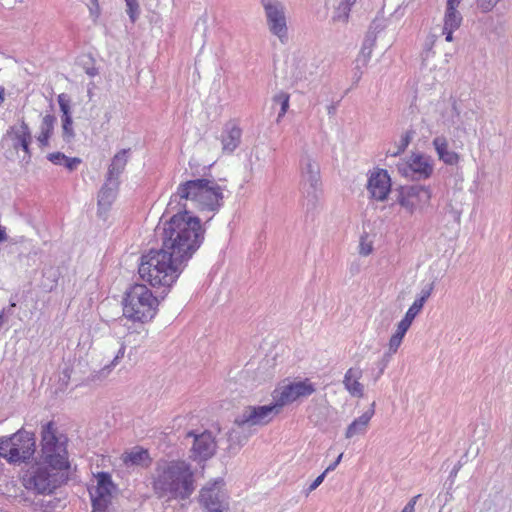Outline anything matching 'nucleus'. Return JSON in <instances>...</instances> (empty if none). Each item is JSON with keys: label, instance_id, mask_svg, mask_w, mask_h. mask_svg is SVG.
Wrapping results in <instances>:
<instances>
[{"label": "nucleus", "instance_id": "f257e3e1", "mask_svg": "<svg viewBox=\"0 0 512 512\" xmlns=\"http://www.w3.org/2000/svg\"><path fill=\"white\" fill-rule=\"evenodd\" d=\"M223 199V188L215 180L200 178L181 183L167 206V210L177 212L162 228H156L162 241L157 256H192L204 240L201 220L190 215L183 200L192 201L201 211L216 212L223 206Z\"/></svg>", "mask_w": 512, "mask_h": 512}, {"label": "nucleus", "instance_id": "f03ea898", "mask_svg": "<svg viewBox=\"0 0 512 512\" xmlns=\"http://www.w3.org/2000/svg\"><path fill=\"white\" fill-rule=\"evenodd\" d=\"M152 491L164 503L186 501L194 494L197 483L192 465L181 459H160L151 474Z\"/></svg>", "mask_w": 512, "mask_h": 512}, {"label": "nucleus", "instance_id": "7ed1b4c3", "mask_svg": "<svg viewBox=\"0 0 512 512\" xmlns=\"http://www.w3.org/2000/svg\"><path fill=\"white\" fill-rule=\"evenodd\" d=\"M138 273L140 278L152 287L163 286L161 299L167 295L169 288L178 279L183 260L188 258H141Z\"/></svg>", "mask_w": 512, "mask_h": 512}, {"label": "nucleus", "instance_id": "20e7f679", "mask_svg": "<svg viewBox=\"0 0 512 512\" xmlns=\"http://www.w3.org/2000/svg\"><path fill=\"white\" fill-rule=\"evenodd\" d=\"M159 303V297L153 295L146 285L135 283L125 291L123 315L130 320L146 323L155 317Z\"/></svg>", "mask_w": 512, "mask_h": 512}, {"label": "nucleus", "instance_id": "39448f33", "mask_svg": "<svg viewBox=\"0 0 512 512\" xmlns=\"http://www.w3.org/2000/svg\"><path fill=\"white\" fill-rule=\"evenodd\" d=\"M36 451L34 433L21 428L10 437L0 438V457L10 464L28 463Z\"/></svg>", "mask_w": 512, "mask_h": 512}, {"label": "nucleus", "instance_id": "423d86ee", "mask_svg": "<svg viewBox=\"0 0 512 512\" xmlns=\"http://www.w3.org/2000/svg\"><path fill=\"white\" fill-rule=\"evenodd\" d=\"M41 460L44 465L64 470L69 467L68 453L66 450V438L56 435L53 422H48L42 427Z\"/></svg>", "mask_w": 512, "mask_h": 512}, {"label": "nucleus", "instance_id": "0eeeda50", "mask_svg": "<svg viewBox=\"0 0 512 512\" xmlns=\"http://www.w3.org/2000/svg\"><path fill=\"white\" fill-rule=\"evenodd\" d=\"M300 190L308 211L316 209L321 195L320 166L309 154L303 153L300 159Z\"/></svg>", "mask_w": 512, "mask_h": 512}, {"label": "nucleus", "instance_id": "6e6552de", "mask_svg": "<svg viewBox=\"0 0 512 512\" xmlns=\"http://www.w3.org/2000/svg\"><path fill=\"white\" fill-rule=\"evenodd\" d=\"M60 469L37 463L31 466L23 475V485L37 494H51L63 482Z\"/></svg>", "mask_w": 512, "mask_h": 512}, {"label": "nucleus", "instance_id": "1a4fd4ad", "mask_svg": "<svg viewBox=\"0 0 512 512\" xmlns=\"http://www.w3.org/2000/svg\"><path fill=\"white\" fill-rule=\"evenodd\" d=\"M223 478L208 482L199 492V503L206 512H229L228 495Z\"/></svg>", "mask_w": 512, "mask_h": 512}, {"label": "nucleus", "instance_id": "9d476101", "mask_svg": "<svg viewBox=\"0 0 512 512\" xmlns=\"http://www.w3.org/2000/svg\"><path fill=\"white\" fill-rule=\"evenodd\" d=\"M265 11L269 31L278 37L281 43L288 40V27L285 6L279 0H261Z\"/></svg>", "mask_w": 512, "mask_h": 512}, {"label": "nucleus", "instance_id": "9b49d317", "mask_svg": "<svg viewBox=\"0 0 512 512\" xmlns=\"http://www.w3.org/2000/svg\"><path fill=\"white\" fill-rule=\"evenodd\" d=\"M281 410L277 401L263 406H247L242 413L235 418V425H247L248 428L269 423Z\"/></svg>", "mask_w": 512, "mask_h": 512}, {"label": "nucleus", "instance_id": "f8f14e48", "mask_svg": "<svg viewBox=\"0 0 512 512\" xmlns=\"http://www.w3.org/2000/svg\"><path fill=\"white\" fill-rule=\"evenodd\" d=\"M315 391V385L306 378L302 381L290 382L289 384L275 389L272 396L273 400L277 401L278 406L282 408L300 398L309 397Z\"/></svg>", "mask_w": 512, "mask_h": 512}, {"label": "nucleus", "instance_id": "ddd939ff", "mask_svg": "<svg viewBox=\"0 0 512 512\" xmlns=\"http://www.w3.org/2000/svg\"><path fill=\"white\" fill-rule=\"evenodd\" d=\"M466 172L467 168L461 156L455 152H450V177L454 179V196L457 200L459 194L461 204L467 203L472 195L471 189L465 190L467 186L465 182Z\"/></svg>", "mask_w": 512, "mask_h": 512}, {"label": "nucleus", "instance_id": "4468645a", "mask_svg": "<svg viewBox=\"0 0 512 512\" xmlns=\"http://www.w3.org/2000/svg\"><path fill=\"white\" fill-rule=\"evenodd\" d=\"M187 437L193 438V444L190 449V459L196 462L206 461L211 458L217 448L216 441L210 431H204L201 434H196L190 431Z\"/></svg>", "mask_w": 512, "mask_h": 512}, {"label": "nucleus", "instance_id": "2eb2a0df", "mask_svg": "<svg viewBox=\"0 0 512 512\" xmlns=\"http://www.w3.org/2000/svg\"><path fill=\"white\" fill-rule=\"evenodd\" d=\"M317 72V65L304 54H294L287 67V74L293 83L308 80Z\"/></svg>", "mask_w": 512, "mask_h": 512}, {"label": "nucleus", "instance_id": "dca6fc26", "mask_svg": "<svg viewBox=\"0 0 512 512\" xmlns=\"http://www.w3.org/2000/svg\"><path fill=\"white\" fill-rule=\"evenodd\" d=\"M366 188L370 198L384 201L391 191V179L388 172L384 169H377L372 172L368 178Z\"/></svg>", "mask_w": 512, "mask_h": 512}, {"label": "nucleus", "instance_id": "f3484780", "mask_svg": "<svg viewBox=\"0 0 512 512\" xmlns=\"http://www.w3.org/2000/svg\"><path fill=\"white\" fill-rule=\"evenodd\" d=\"M429 199L430 191L426 187L413 184L401 188L398 202L402 207L412 212L418 204L426 203Z\"/></svg>", "mask_w": 512, "mask_h": 512}, {"label": "nucleus", "instance_id": "a211bd4d", "mask_svg": "<svg viewBox=\"0 0 512 512\" xmlns=\"http://www.w3.org/2000/svg\"><path fill=\"white\" fill-rule=\"evenodd\" d=\"M6 136L12 139L15 150L21 148L24 151L25 157L23 160L29 162L31 158L30 144L32 142V134L24 118L20 120L19 126H11L7 130Z\"/></svg>", "mask_w": 512, "mask_h": 512}, {"label": "nucleus", "instance_id": "6ab92c4d", "mask_svg": "<svg viewBox=\"0 0 512 512\" xmlns=\"http://www.w3.org/2000/svg\"><path fill=\"white\" fill-rule=\"evenodd\" d=\"M120 181L108 180L105 177V182L99 190L98 193V214L99 216H103L106 213L113 202L115 201L118 191H119Z\"/></svg>", "mask_w": 512, "mask_h": 512}, {"label": "nucleus", "instance_id": "aec40b11", "mask_svg": "<svg viewBox=\"0 0 512 512\" xmlns=\"http://www.w3.org/2000/svg\"><path fill=\"white\" fill-rule=\"evenodd\" d=\"M408 170H410L417 179H426L432 174L433 168L429 157L414 153L403 169L399 168V171H403L405 174H407Z\"/></svg>", "mask_w": 512, "mask_h": 512}, {"label": "nucleus", "instance_id": "412c9836", "mask_svg": "<svg viewBox=\"0 0 512 512\" xmlns=\"http://www.w3.org/2000/svg\"><path fill=\"white\" fill-rule=\"evenodd\" d=\"M241 136V128L234 121L227 122L221 134L222 151L227 154L233 153L241 142Z\"/></svg>", "mask_w": 512, "mask_h": 512}, {"label": "nucleus", "instance_id": "4be33fe9", "mask_svg": "<svg viewBox=\"0 0 512 512\" xmlns=\"http://www.w3.org/2000/svg\"><path fill=\"white\" fill-rule=\"evenodd\" d=\"M115 486H96L89 490L92 508L107 511Z\"/></svg>", "mask_w": 512, "mask_h": 512}, {"label": "nucleus", "instance_id": "5701e85b", "mask_svg": "<svg viewBox=\"0 0 512 512\" xmlns=\"http://www.w3.org/2000/svg\"><path fill=\"white\" fill-rule=\"evenodd\" d=\"M130 151V148L121 149L113 156L105 176L108 180L120 181L119 178L128 163Z\"/></svg>", "mask_w": 512, "mask_h": 512}, {"label": "nucleus", "instance_id": "b1692460", "mask_svg": "<svg viewBox=\"0 0 512 512\" xmlns=\"http://www.w3.org/2000/svg\"><path fill=\"white\" fill-rule=\"evenodd\" d=\"M375 414V402H372L370 408L361 416L356 418L350 425H348L345 437L350 439L355 435H363L366 433L369 422Z\"/></svg>", "mask_w": 512, "mask_h": 512}, {"label": "nucleus", "instance_id": "393cba45", "mask_svg": "<svg viewBox=\"0 0 512 512\" xmlns=\"http://www.w3.org/2000/svg\"><path fill=\"white\" fill-rule=\"evenodd\" d=\"M122 459L128 467L141 466L146 468L152 463L148 450L139 446L132 448L129 452H125L122 455Z\"/></svg>", "mask_w": 512, "mask_h": 512}, {"label": "nucleus", "instance_id": "a878e982", "mask_svg": "<svg viewBox=\"0 0 512 512\" xmlns=\"http://www.w3.org/2000/svg\"><path fill=\"white\" fill-rule=\"evenodd\" d=\"M361 376L362 371L358 368H350L345 373L343 384L353 397L362 398L364 396V386L359 382Z\"/></svg>", "mask_w": 512, "mask_h": 512}, {"label": "nucleus", "instance_id": "bb28decb", "mask_svg": "<svg viewBox=\"0 0 512 512\" xmlns=\"http://www.w3.org/2000/svg\"><path fill=\"white\" fill-rule=\"evenodd\" d=\"M445 35V40L448 41V0L446 1V9L443 17V26L436 25L431 28L430 34L428 35L424 50L426 53L430 52L436 42V39Z\"/></svg>", "mask_w": 512, "mask_h": 512}, {"label": "nucleus", "instance_id": "cd10ccee", "mask_svg": "<svg viewBox=\"0 0 512 512\" xmlns=\"http://www.w3.org/2000/svg\"><path fill=\"white\" fill-rule=\"evenodd\" d=\"M55 122L56 117L52 114H47L43 117L40 125V133L37 137L41 146L45 147L49 145V139L53 133Z\"/></svg>", "mask_w": 512, "mask_h": 512}, {"label": "nucleus", "instance_id": "c85d7f7f", "mask_svg": "<svg viewBox=\"0 0 512 512\" xmlns=\"http://www.w3.org/2000/svg\"><path fill=\"white\" fill-rule=\"evenodd\" d=\"M252 432V429L248 428L247 425H243V427L242 425H235V427L228 434L230 448H233V445H244L248 438L251 436Z\"/></svg>", "mask_w": 512, "mask_h": 512}, {"label": "nucleus", "instance_id": "c756f323", "mask_svg": "<svg viewBox=\"0 0 512 512\" xmlns=\"http://www.w3.org/2000/svg\"><path fill=\"white\" fill-rule=\"evenodd\" d=\"M376 42L373 39L364 38L361 50L356 58V63L366 67L371 59Z\"/></svg>", "mask_w": 512, "mask_h": 512}, {"label": "nucleus", "instance_id": "7c9ffc66", "mask_svg": "<svg viewBox=\"0 0 512 512\" xmlns=\"http://www.w3.org/2000/svg\"><path fill=\"white\" fill-rule=\"evenodd\" d=\"M414 134H415L414 130H412V129L407 130L401 136L400 141L398 143H395V149H388L386 152V155L396 157V156L400 155L401 153H403L405 151V149L408 147V145L410 144Z\"/></svg>", "mask_w": 512, "mask_h": 512}, {"label": "nucleus", "instance_id": "2f4dec72", "mask_svg": "<svg viewBox=\"0 0 512 512\" xmlns=\"http://www.w3.org/2000/svg\"><path fill=\"white\" fill-rule=\"evenodd\" d=\"M37 506L43 512H55L66 506V499L61 497H53L48 500L43 499L37 503Z\"/></svg>", "mask_w": 512, "mask_h": 512}, {"label": "nucleus", "instance_id": "473e14b6", "mask_svg": "<svg viewBox=\"0 0 512 512\" xmlns=\"http://www.w3.org/2000/svg\"><path fill=\"white\" fill-rule=\"evenodd\" d=\"M355 2L356 0H342L334 12L333 21L347 22L351 7Z\"/></svg>", "mask_w": 512, "mask_h": 512}, {"label": "nucleus", "instance_id": "72a5a7b5", "mask_svg": "<svg viewBox=\"0 0 512 512\" xmlns=\"http://www.w3.org/2000/svg\"><path fill=\"white\" fill-rule=\"evenodd\" d=\"M454 115H453V124H457L458 122L465 126L468 124V121L472 120L475 112L472 109L463 110L460 105L454 104L453 106Z\"/></svg>", "mask_w": 512, "mask_h": 512}, {"label": "nucleus", "instance_id": "f704fd0d", "mask_svg": "<svg viewBox=\"0 0 512 512\" xmlns=\"http://www.w3.org/2000/svg\"><path fill=\"white\" fill-rule=\"evenodd\" d=\"M289 99L290 95L284 91H280L279 93L273 96V103L279 104L281 106L280 112L277 117V122H279L281 118L284 117V115L286 114L289 108Z\"/></svg>", "mask_w": 512, "mask_h": 512}, {"label": "nucleus", "instance_id": "c9c22d12", "mask_svg": "<svg viewBox=\"0 0 512 512\" xmlns=\"http://www.w3.org/2000/svg\"><path fill=\"white\" fill-rule=\"evenodd\" d=\"M386 28V20L384 18H375L366 33L365 38L373 39L376 42L377 36Z\"/></svg>", "mask_w": 512, "mask_h": 512}, {"label": "nucleus", "instance_id": "e433bc0d", "mask_svg": "<svg viewBox=\"0 0 512 512\" xmlns=\"http://www.w3.org/2000/svg\"><path fill=\"white\" fill-rule=\"evenodd\" d=\"M433 145L439 155V158L444 162L448 163V143L444 136L436 137L433 140Z\"/></svg>", "mask_w": 512, "mask_h": 512}, {"label": "nucleus", "instance_id": "4c0bfd02", "mask_svg": "<svg viewBox=\"0 0 512 512\" xmlns=\"http://www.w3.org/2000/svg\"><path fill=\"white\" fill-rule=\"evenodd\" d=\"M72 125L73 121L71 115L62 117L63 138L67 142H69L75 136Z\"/></svg>", "mask_w": 512, "mask_h": 512}, {"label": "nucleus", "instance_id": "58836bf2", "mask_svg": "<svg viewBox=\"0 0 512 512\" xmlns=\"http://www.w3.org/2000/svg\"><path fill=\"white\" fill-rule=\"evenodd\" d=\"M462 23V15L459 11L454 7L453 10H450V42L453 40L452 33L453 30L458 29Z\"/></svg>", "mask_w": 512, "mask_h": 512}, {"label": "nucleus", "instance_id": "ea45409f", "mask_svg": "<svg viewBox=\"0 0 512 512\" xmlns=\"http://www.w3.org/2000/svg\"><path fill=\"white\" fill-rule=\"evenodd\" d=\"M127 13L132 23L136 22L139 17L140 9L137 0H126Z\"/></svg>", "mask_w": 512, "mask_h": 512}, {"label": "nucleus", "instance_id": "a19ab883", "mask_svg": "<svg viewBox=\"0 0 512 512\" xmlns=\"http://www.w3.org/2000/svg\"><path fill=\"white\" fill-rule=\"evenodd\" d=\"M424 304L422 303V300H415L413 304L409 307L408 311L406 312L404 318L413 322L415 317L420 313L422 310Z\"/></svg>", "mask_w": 512, "mask_h": 512}, {"label": "nucleus", "instance_id": "79ce46f5", "mask_svg": "<svg viewBox=\"0 0 512 512\" xmlns=\"http://www.w3.org/2000/svg\"><path fill=\"white\" fill-rule=\"evenodd\" d=\"M58 103L60 110L63 113L62 117H66V115H71L70 100L66 94L62 93L58 96Z\"/></svg>", "mask_w": 512, "mask_h": 512}, {"label": "nucleus", "instance_id": "37998d69", "mask_svg": "<svg viewBox=\"0 0 512 512\" xmlns=\"http://www.w3.org/2000/svg\"><path fill=\"white\" fill-rule=\"evenodd\" d=\"M501 0H476L477 7L483 12L488 13L493 10V8L500 2Z\"/></svg>", "mask_w": 512, "mask_h": 512}, {"label": "nucleus", "instance_id": "c03bdc74", "mask_svg": "<svg viewBox=\"0 0 512 512\" xmlns=\"http://www.w3.org/2000/svg\"><path fill=\"white\" fill-rule=\"evenodd\" d=\"M96 478H97L96 486H115L112 482L111 475L107 472L98 473Z\"/></svg>", "mask_w": 512, "mask_h": 512}, {"label": "nucleus", "instance_id": "a18cd8bd", "mask_svg": "<svg viewBox=\"0 0 512 512\" xmlns=\"http://www.w3.org/2000/svg\"><path fill=\"white\" fill-rule=\"evenodd\" d=\"M412 322L403 318L397 325V329L395 331V335H398L399 337L404 338L406 332L410 328Z\"/></svg>", "mask_w": 512, "mask_h": 512}, {"label": "nucleus", "instance_id": "49530a36", "mask_svg": "<svg viewBox=\"0 0 512 512\" xmlns=\"http://www.w3.org/2000/svg\"><path fill=\"white\" fill-rule=\"evenodd\" d=\"M67 156L62 152H53L47 155V159L51 161L55 165L62 166L63 162H65Z\"/></svg>", "mask_w": 512, "mask_h": 512}, {"label": "nucleus", "instance_id": "de8ad7c7", "mask_svg": "<svg viewBox=\"0 0 512 512\" xmlns=\"http://www.w3.org/2000/svg\"><path fill=\"white\" fill-rule=\"evenodd\" d=\"M403 338L399 337L398 335L393 334L389 340V352L390 355L393 353H396L399 346L402 343Z\"/></svg>", "mask_w": 512, "mask_h": 512}, {"label": "nucleus", "instance_id": "09e8293b", "mask_svg": "<svg viewBox=\"0 0 512 512\" xmlns=\"http://www.w3.org/2000/svg\"><path fill=\"white\" fill-rule=\"evenodd\" d=\"M81 163V159L78 157H67L65 162H63L62 166L67 168L69 171H74L77 169L78 165Z\"/></svg>", "mask_w": 512, "mask_h": 512}, {"label": "nucleus", "instance_id": "8fccbe9b", "mask_svg": "<svg viewBox=\"0 0 512 512\" xmlns=\"http://www.w3.org/2000/svg\"><path fill=\"white\" fill-rule=\"evenodd\" d=\"M91 5L89 6L90 15L96 20L101 13L100 5L98 0H89Z\"/></svg>", "mask_w": 512, "mask_h": 512}, {"label": "nucleus", "instance_id": "3c124183", "mask_svg": "<svg viewBox=\"0 0 512 512\" xmlns=\"http://www.w3.org/2000/svg\"><path fill=\"white\" fill-rule=\"evenodd\" d=\"M124 353H125V345L122 344L121 347L119 348L116 356L114 357V359L112 360L111 364L106 366L103 370L105 369H110V367H114L118 364L119 360L123 358L124 356Z\"/></svg>", "mask_w": 512, "mask_h": 512}, {"label": "nucleus", "instance_id": "603ef678", "mask_svg": "<svg viewBox=\"0 0 512 512\" xmlns=\"http://www.w3.org/2000/svg\"><path fill=\"white\" fill-rule=\"evenodd\" d=\"M326 472L324 471L322 474H320L311 484L310 486L308 487L307 489V495L314 491L324 480L325 476H326Z\"/></svg>", "mask_w": 512, "mask_h": 512}, {"label": "nucleus", "instance_id": "864d4df0", "mask_svg": "<svg viewBox=\"0 0 512 512\" xmlns=\"http://www.w3.org/2000/svg\"><path fill=\"white\" fill-rule=\"evenodd\" d=\"M389 359H390V353H385L382 360L379 361V363H378L379 372H378L376 379L379 378L383 374V372L389 362Z\"/></svg>", "mask_w": 512, "mask_h": 512}, {"label": "nucleus", "instance_id": "5fc2aeb1", "mask_svg": "<svg viewBox=\"0 0 512 512\" xmlns=\"http://www.w3.org/2000/svg\"><path fill=\"white\" fill-rule=\"evenodd\" d=\"M433 289L432 284H428L426 287H424L421 291V294L417 300H422V303L425 304L426 300L429 298L431 291Z\"/></svg>", "mask_w": 512, "mask_h": 512}, {"label": "nucleus", "instance_id": "6e6d98bb", "mask_svg": "<svg viewBox=\"0 0 512 512\" xmlns=\"http://www.w3.org/2000/svg\"><path fill=\"white\" fill-rule=\"evenodd\" d=\"M421 495H416L410 499V501L404 506L401 512H414L417 500Z\"/></svg>", "mask_w": 512, "mask_h": 512}, {"label": "nucleus", "instance_id": "4d7b16f0", "mask_svg": "<svg viewBox=\"0 0 512 512\" xmlns=\"http://www.w3.org/2000/svg\"><path fill=\"white\" fill-rule=\"evenodd\" d=\"M372 252V245L366 244L364 240L362 239L360 242V254L362 255H368Z\"/></svg>", "mask_w": 512, "mask_h": 512}, {"label": "nucleus", "instance_id": "13d9d810", "mask_svg": "<svg viewBox=\"0 0 512 512\" xmlns=\"http://www.w3.org/2000/svg\"><path fill=\"white\" fill-rule=\"evenodd\" d=\"M362 64H358L356 63V66L354 68V76H353V79H354V82L355 83H358L362 77V74H363V71H362Z\"/></svg>", "mask_w": 512, "mask_h": 512}, {"label": "nucleus", "instance_id": "bf43d9fd", "mask_svg": "<svg viewBox=\"0 0 512 512\" xmlns=\"http://www.w3.org/2000/svg\"><path fill=\"white\" fill-rule=\"evenodd\" d=\"M343 457V453H341L333 463H331L325 470L326 473L335 470V468L339 465L341 459Z\"/></svg>", "mask_w": 512, "mask_h": 512}, {"label": "nucleus", "instance_id": "052dcab7", "mask_svg": "<svg viewBox=\"0 0 512 512\" xmlns=\"http://www.w3.org/2000/svg\"><path fill=\"white\" fill-rule=\"evenodd\" d=\"M85 72L87 75H89L90 77H94L96 76L99 72H98V69L96 67H88V68H85Z\"/></svg>", "mask_w": 512, "mask_h": 512}, {"label": "nucleus", "instance_id": "680f3d73", "mask_svg": "<svg viewBox=\"0 0 512 512\" xmlns=\"http://www.w3.org/2000/svg\"><path fill=\"white\" fill-rule=\"evenodd\" d=\"M8 238L5 227L0 225V243L6 241Z\"/></svg>", "mask_w": 512, "mask_h": 512}, {"label": "nucleus", "instance_id": "e2e57ef3", "mask_svg": "<svg viewBox=\"0 0 512 512\" xmlns=\"http://www.w3.org/2000/svg\"><path fill=\"white\" fill-rule=\"evenodd\" d=\"M447 497H448V492H446V493H444V494H440V495L438 496V501H439L440 503H441V502H443V505H445V503H446V501H447V499H448ZM443 508H444V506H442V508L440 509V511H439V512H443Z\"/></svg>", "mask_w": 512, "mask_h": 512}, {"label": "nucleus", "instance_id": "0e129e2a", "mask_svg": "<svg viewBox=\"0 0 512 512\" xmlns=\"http://www.w3.org/2000/svg\"><path fill=\"white\" fill-rule=\"evenodd\" d=\"M461 211L458 209L453 210V219L457 224H460Z\"/></svg>", "mask_w": 512, "mask_h": 512}, {"label": "nucleus", "instance_id": "69168bd1", "mask_svg": "<svg viewBox=\"0 0 512 512\" xmlns=\"http://www.w3.org/2000/svg\"><path fill=\"white\" fill-rule=\"evenodd\" d=\"M461 0H450V10H453L454 7H457Z\"/></svg>", "mask_w": 512, "mask_h": 512}, {"label": "nucleus", "instance_id": "338daca9", "mask_svg": "<svg viewBox=\"0 0 512 512\" xmlns=\"http://www.w3.org/2000/svg\"><path fill=\"white\" fill-rule=\"evenodd\" d=\"M459 469H460V463L455 465L454 468L452 469V471H450V477H452L453 475H456Z\"/></svg>", "mask_w": 512, "mask_h": 512}, {"label": "nucleus", "instance_id": "774afa93", "mask_svg": "<svg viewBox=\"0 0 512 512\" xmlns=\"http://www.w3.org/2000/svg\"><path fill=\"white\" fill-rule=\"evenodd\" d=\"M9 302H10V303H9V307H11V308H15V307H16V305H17V302H16V296L11 297Z\"/></svg>", "mask_w": 512, "mask_h": 512}]
</instances>
